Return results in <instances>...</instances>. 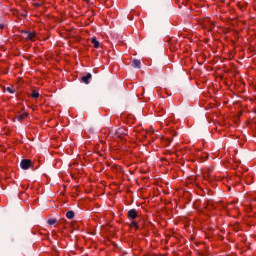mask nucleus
<instances>
[{
  "label": "nucleus",
  "instance_id": "1",
  "mask_svg": "<svg viewBox=\"0 0 256 256\" xmlns=\"http://www.w3.org/2000/svg\"><path fill=\"white\" fill-rule=\"evenodd\" d=\"M20 167L24 171H27V169H32V171H35V163H33L31 159H22L20 162Z\"/></svg>",
  "mask_w": 256,
  "mask_h": 256
},
{
  "label": "nucleus",
  "instance_id": "2",
  "mask_svg": "<svg viewBox=\"0 0 256 256\" xmlns=\"http://www.w3.org/2000/svg\"><path fill=\"white\" fill-rule=\"evenodd\" d=\"M128 219L131 221H137L139 217V212L136 209H130L127 214Z\"/></svg>",
  "mask_w": 256,
  "mask_h": 256
},
{
  "label": "nucleus",
  "instance_id": "3",
  "mask_svg": "<svg viewBox=\"0 0 256 256\" xmlns=\"http://www.w3.org/2000/svg\"><path fill=\"white\" fill-rule=\"evenodd\" d=\"M22 33H23V35H26V36H25V39H27L28 41H34V39H35V33L29 32V31H27V30H23Z\"/></svg>",
  "mask_w": 256,
  "mask_h": 256
},
{
  "label": "nucleus",
  "instance_id": "4",
  "mask_svg": "<svg viewBox=\"0 0 256 256\" xmlns=\"http://www.w3.org/2000/svg\"><path fill=\"white\" fill-rule=\"evenodd\" d=\"M93 75L91 73H87L85 76H82L81 81L85 83V85H89V80L92 79Z\"/></svg>",
  "mask_w": 256,
  "mask_h": 256
},
{
  "label": "nucleus",
  "instance_id": "5",
  "mask_svg": "<svg viewBox=\"0 0 256 256\" xmlns=\"http://www.w3.org/2000/svg\"><path fill=\"white\" fill-rule=\"evenodd\" d=\"M27 117H29L28 113H24V114L19 113L16 116V119H18V121H20V122H23V121H25V119H27Z\"/></svg>",
  "mask_w": 256,
  "mask_h": 256
},
{
  "label": "nucleus",
  "instance_id": "6",
  "mask_svg": "<svg viewBox=\"0 0 256 256\" xmlns=\"http://www.w3.org/2000/svg\"><path fill=\"white\" fill-rule=\"evenodd\" d=\"M132 67H134L135 69H141V60L134 59L132 61Z\"/></svg>",
  "mask_w": 256,
  "mask_h": 256
},
{
  "label": "nucleus",
  "instance_id": "7",
  "mask_svg": "<svg viewBox=\"0 0 256 256\" xmlns=\"http://www.w3.org/2000/svg\"><path fill=\"white\" fill-rule=\"evenodd\" d=\"M65 223V219H62V220H60V221H57V219H49L48 221H47V223H48V225H55V223Z\"/></svg>",
  "mask_w": 256,
  "mask_h": 256
},
{
  "label": "nucleus",
  "instance_id": "8",
  "mask_svg": "<svg viewBox=\"0 0 256 256\" xmlns=\"http://www.w3.org/2000/svg\"><path fill=\"white\" fill-rule=\"evenodd\" d=\"M91 43H92V45H94V48H95V49H99L100 43H99V41L97 40L96 37H93V38H92Z\"/></svg>",
  "mask_w": 256,
  "mask_h": 256
},
{
  "label": "nucleus",
  "instance_id": "9",
  "mask_svg": "<svg viewBox=\"0 0 256 256\" xmlns=\"http://www.w3.org/2000/svg\"><path fill=\"white\" fill-rule=\"evenodd\" d=\"M67 219H73L75 217V212L73 210H70L66 213Z\"/></svg>",
  "mask_w": 256,
  "mask_h": 256
},
{
  "label": "nucleus",
  "instance_id": "10",
  "mask_svg": "<svg viewBox=\"0 0 256 256\" xmlns=\"http://www.w3.org/2000/svg\"><path fill=\"white\" fill-rule=\"evenodd\" d=\"M130 227H133L134 229H139V222L137 220H132Z\"/></svg>",
  "mask_w": 256,
  "mask_h": 256
},
{
  "label": "nucleus",
  "instance_id": "11",
  "mask_svg": "<svg viewBox=\"0 0 256 256\" xmlns=\"http://www.w3.org/2000/svg\"><path fill=\"white\" fill-rule=\"evenodd\" d=\"M31 97L33 99H39V93L37 92V90H33L31 93Z\"/></svg>",
  "mask_w": 256,
  "mask_h": 256
},
{
  "label": "nucleus",
  "instance_id": "12",
  "mask_svg": "<svg viewBox=\"0 0 256 256\" xmlns=\"http://www.w3.org/2000/svg\"><path fill=\"white\" fill-rule=\"evenodd\" d=\"M121 135H125V130L124 129L116 130V136L121 137Z\"/></svg>",
  "mask_w": 256,
  "mask_h": 256
},
{
  "label": "nucleus",
  "instance_id": "13",
  "mask_svg": "<svg viewBox=\"0 0 256 256\" xmlns=\"http://www.w3.org/2000/svg\"><path fill=\"white\" fill-rule=\"evenodd\" d=\"M6 91H8V93H11V94L15 93V89H13V87H7Z\"/></svg>",
  "mask_w": 256,
  "mask_h": 256
},
{
  "label": "nucleus",
  "instance_id": "14",
  "mask_svg": "<svg viewBox=\"0 0 256 256\" xmlns=\"http://www.w3.org/2000/svg\"><path fill=\"white\" fill-rule=\"evenodd\" d=\"M128 19H129V21H133V15H128Z\"/></svg>",
  "mask_w": 256,
  "mask_h": 256
},
{
  "label": "nucleus",
  "instance_id": "15",
  "mask_svg": "<svg viewBox=\"0 0 256 256\" xmlns=\"http://www.w3.org/2000/svg\"><path fill=\"white\" fill-rule=\"evenodd\" d=\"M0 29H5V25L4 24H0Z\"/></svg>",
  "mask_w": 256,
  "mask_h": 256
},
{
  "label": "nucleus",
  "instance_id": "16",
  "mask_svg": "<svg viewBox=\"0 0 256 256\" xmlns=\"http://www.w3.org/2000/svg\"><path fill=\"white\" fill-rule=\"evenodd\" d=\"M207 207H213V205L211 204V202L207 203Z\"/></svg>",
  "mask_w": 256,
  "mask_h": 256
},
{
  "label": "nucleus",
  "instance_id": "17",
  "mask_svg": "<svg viewBox=\"0 0 256 256\" xmlns=\"http://www.w3.org/2000/svg\"><path fill=\"white\" fill-rule=\"evenodd\" d=\"M86 1H89V0H86Z\"/></svg>",
  "mask_w": 256,
  "mask_h": 256
}]
</instances>
